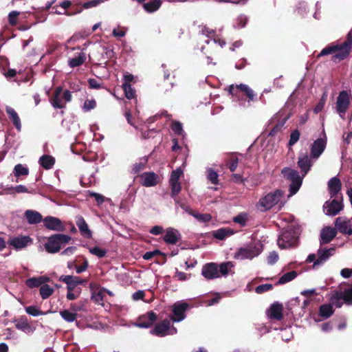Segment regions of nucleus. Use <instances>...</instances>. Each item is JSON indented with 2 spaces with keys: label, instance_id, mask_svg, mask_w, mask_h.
<instances>
[{
  "label": "nucleus",
  "instance_id": "obj_60",
  "mask_svg": "<svg viewBox=\"0 0 352 352\" xmlns=\"http://www.w3.org/2000/svg\"><path fill=\"white\" fill-rule=\"evenodd\" d=\"M160 254H161L160 251L157 250H154V251H151V252H146L143 255V258L145 259V260H150L153 257H154L155 256L160 255Z\"/></svg>",
  "mask_w": 352,
  "mask_h": 352
},
{
  "label": "nucleus",
  "instance_id": "obj_9",
  "mask_svg": "<svg viewBox=\"0 0 352 352\" xmlns=\"http://www.w3.org/2000/svg\"><path fill=\"white\" fill-rule=\"evenodd\" d=\"M351 95L346 91L340 92L336 102V109L340 117L344 118L345 113L349 107Z\"/></svg>",
  "mask_w": 352,
  "mask_h": 352
},
{
  "label": "nucleus",
  "instance_id": "obj_52",
  "mask_svg": "<svg viewBox=\"0 0 352 352\" xmlns=\"http://www.w3.org/2000/svg\"><path fill=\"white\" fill-rule=\"evenodd\" d=\"M248 219V214L241 213L233 219L234 222L240 224L241 226H245Z\"/></svg>",
  "mask_w": 352,
  "mask_h": 352
},
{
  "label": "nucleus",
  "instance_id": "obj_8",
  "mask_svg": "<svg viewBox=\"0 0 352 352\" xmlns=\"http://www.w3.org/2000/svg\"><path fill=\"white\" fill-rule=\"evenodd\" d=\"M330 300L336 307H341L343 301L347 305H352V286L343 292L336 291L331 296Z\"/></svg>",
  "mask_w": 352,
  "mask_h": 352
},
{
  "label": "nucleus",
  "instance_id": "obj_20",
  "mask_svg": "<svg viewBox=\"0 0 352 352\" xmlns=\"http://www.w3.org/2000/svg\"><path fill=\"white\" fill-rule=\"evenodd\" d=\"M46 228L54 231H63L65 226L62 221L57 217L47 216L43 220Z\"/></svg>",
  "mask_w": 352,
  "mask_h": 352
},
{
  "label": "nucleus",
  "instance_id": "obj_25",
  "mask_svg": "<svg viewBox=\"0 0 352 352\" xmlns=\"http://www.w3.org/2000/svg\"><path fill=\"white\" fill-rule=\"evenodd\" d=\"M267 316L271 319L280 320L283 317V305L278 302L272 304L267 311Z\"/></svg>",
  "mask_w": 352,
  "mask_h": 352
},
{
  "label": "nucleus",
  "instance_id": "obj_33",
  "mask_svg": "<svg viewBox=\"0 0 352 352\" xmlns=\"http://www.w3.org/2000/svg\"><path fill=\"white\" fill-rule=\"evenodd\" d=\"M38 163L43 168L49 170L54 166L55 159L52 155H43L39 158Z\"/></svg>",
  "mask_w": 352,
  "mask_h": 352
},
{
  "label": "nucleus",
  "instance_id": "obj_39",
  "mask_svg": "<svg viewBox=\"0 0 352 352\" xmlns=\"http://www.w3.org/2000/svg\"><path fill=\"white\" fill-rule=\"evenodd\" d=\"M320 315L324 318H328L333 314V309L331 305H323L320 307Z\"/></svg>",
  "mask_w": 352,
  "mask_h": 352
},
{
  "label": "nucleus",
  "instance_id": "obj_35",
  "mask_svg": "<svg viewBox=\"0 0 352 352\" xmlns=\"http://www.w3.org/2000/svg\"><path fill=\"white\" fill-rule=\"evenodd\" d=\"M50 280V278L47 276H39V277H33L26 280V285L29 287H36L38 286H42L43 284L47 283Z\"/></svg>",
  "mask_w": 352,
  "mask_h": 352
},
{
  "label": "nucleus",
  "instance_id": "obj_19",
  "mask_svg": "<svg viewBox=\"0 0 352 352\" xmlns=\"http://www.w3.org/2000/svg\"><path fill=\"white\" fill-rule=\"evenodd\" d=\"M335 226L340 232L348 235L352 234L351 223L346 217H338L335 221Z\"/></svg>",
  "mask_w": 352,
  "mask_h": 352
},
{
  "label": "nucleus",
  "instance_id": "obj_45",
  "mask_svg": "<svg viewBox=\"0 0 352 352\" xmlns=\"http://www.w3.org/2000/svg\"><path fill=\"white\" fill-rule=\"evenodd\" d=\"M124 91L125 96L128 99L133 98L135 96V91L132 88L131 85L127 82H125L122 85Z\"/></svg>",
  "mask_w": 352,
  "mask_h": 352
},
{
  "label": "nucleus",
  "instance_id": "obj_53",
  "mask_svg": "<svg viewBox=\"0 0 352 352\" xmlns=\"http://www.w3.org/2000/svg\"><path fill=\"white\" fill-rule=\"evenodd\" d=\"M300 131L297 129L294 130L290 134V138L289 141V146L294 145L300 138Z\"/></svg>",
  "mask_w": 352,
  "mask_h": 352
},
{
  "label": "nucleus",
  "instance_id": "obj_40",
  "mask_svg": "<svg viewBox=\"0 0 352 352\" xmlns=\"http://www.w3.org/2000/svg\"><path fill=\"white\" fill-rule=\"evenodd\" d=\"M54 289L48 285H42L40 287V294L43 299L49 298L53 293Z\"/></svg>",
  "mask_w": 352,
  "mask_h": 352
},
{
  "label": "nucleus",
  "instance_id": "obj_62",
  "mask_svg": "<svg viewBox=\"0 0 352 352\" xmlns=\"http://www.w3.org/2000/svg\"><path fill=\"white\" fill-rule=\"evenodd\" d=\"M236 24L235 25L236 28H243L247 22V18L245 16H240L237 20H236Z\"/></svg>",
  "mask_w": 352,
  "mask_h": 352
},
{
  "label": "nucleus",
  "instance_id": "obj_2",
  "mask_svg": "<svg viewBox=\"0 0 352 352\" xmlns=\"http://www.w3.org/2000/svg\"><path fill=\"white\" fill-rule=\"evenodd\" d=\"M300 228L292 224L283 231L278 239V245L281 249L295 248L298 244Z\"/></svg>",
  "mask_w": 352,
  "mask_h": 352
},
{
  "label": "nucleus",
  "instance_id": "obj_6",
  "mask_svg": "<svg viewBox=\"0 0 352 352\" xmlns=\"http://www.w3.org/2000/svg\"><path fill=\"white\" fill-rule=\"evenodd\" d=\"M71 100V92L68 90L63 91L60 87L56 89L54 96L50 98L52 105L56 109L65 108L66 103Z\"/></svg>",
  "mask_w": 352,
  "mask_h": 352
},
{
  "label": "nucleus",
  "instance_id": "obj_10",
  "mask_svg": "<svg viewBox=\"0 0 352 352\" xmlns=\"http://www.w3.org/2000/svg\"><path fill=\"white\" fill-rule=\"evenodd\" d=\"M150 332L153 335L163 337L166 335L175 334L177 329L173 326H170V322L168 320H164L160 323L156 324Z\"/></svg>",
  "mask_w": 352,
  "mask_h": 352
},
{
  "label": "nucleus",
  "instance_id": "obj_5",
  "mask_svg": "<svg viewBox=\"0 0 352 352\" xmlns=\"http://www.w3.org/2000/svg\"><path fill=\"white\" fill-rule=\"evenodd\" d=\"M281 173L284 178L291 182L289 190L291 195H294L299 190L302 184V177L298 172L290 168H284Z\"/></svg>",
  "mask_w": 352,
  "mask_h": 352
},
{
  "label": "nucleus",
  "instance_id": "obj_30",
  "mask_svg": "<svg viewBox=\"0 0 352 352\" xmlns=\"http://www.w3.org/2000/svg\"><path fill=\"white\" fill-rule=\"evenodd\" d=\"M234 264L231 261L222 263L220 265H219V278L221 276H227L229 274H234L233 268H234Z\"/></svg>",
  "mask_w": 352,
  "mask_h": 352
},
{
  "label": "nucleus",
  "instance_id": "obj_15",
  "mask_svg": "<svg viewBox=\"0 0 352 352\" xmlns=\"http://www.w3.org/2000/svg\"><path fill=\"white\" fill-rule=\"evenodd\" d=\"M327 145V137L324 134L323 138L316 140L311 146V157L317 160L323 153Z\"/></svg>",
  "mask_w": 352,
  "mask_h": 352
},
{
  "label": "nucleus",
  "instance_id": "obj_50",
  "mask_svg": "<svg viewBox=\"0 0 352 352\" xmlns=\"http://www.w3.org/2000/svg\"><path fill=\"white\" fill-rule=\"evenodd\" d=\"M182 174L183 170L181 168H177L176 170H173L169 182H179V177Z\"/></svg>",
  "mask_w": 352,
  "mask_h": 352
},
{
  "label": "nucleus",
  "instance_id": "obj_59",
  "mask_svg": "<svg viewBox=\"0 0 352 352\" xmlns=\"http://www.w3.org/2000/svg\"><path fill=\"white\" fill-rule=\"evenodd\" d=\"M272 289V285L271 284H263L258 285L256 288V292L257 294H262L265 292L269 291Z\"/></svg>",
  "mask_w": 352,
  "mask_h": 352
},
{
  "label": "nucleus",
  "instance_id": "obj_63",
  "mask_svg": "<svg viewBox=\"0 0 352 352\" xmlns=\"http://www.w3.org/2000/svg\"><path fill=\"white\" fill-rule=\"evenodd\" d=\"M89 195L90 197H94L98 204L104 202V199L102 195L94 192H89Z\"/></svg>",
  "mask_w": 352,
  "mask_h": 352
},
{
  "label": "nucleus",
  "instance_id": "obj_29",
  "mask_svg": "<svg viewBox=\"0 0 352 352\" xmlns=\"http://www.w3.org/2000/svg\"><path fill=\"white\" fill-rule=\"evenodd\" d=\"M25 217L30 224H37L43 220L42 215L35 210H26L25 212Z\"/></svg>",
  "mask_w": 352,
  "mask_h": 352
},
{
  "label": "nucleus",
  "instance_id": "obj_16",
  "mask_svg": "<svg viewBox=\"0 0 352 352\" xmlns=\"http://www.w3.org/2000/svg\"><path fill=\"white\" fill-rule=\"evenodd\" d=\"M335 248H323L320 247L317 251V259L313 265L314 267L323 265L335 253Z\"/></svg>",
  "mask_w": 352,
  "mask_h": 352
},
{
  "label": "nucleus",
  "instance_id": "obj_49",
  "mask_svg": "<svg viewBox=\"0 0 352 352\" xmlns=\"http://www.w3.org/2000/svg\"><path fill=\"white\" fill-rule=\"evenodd\" d=\"M20 12L19 11H12L8 14V19L9 24L12 26L15 25L17 23L18 16L20 14Z\"/></svg>",
  "mask_w": 352,
  "mask_h": 352
},
{
  "label": "nucleus",
  "instance_id": "obj_1",
  "mask_svg": "<svg viewBox=\"0 0 352 352\" xmlns=\"http://www.w3.org/2000/svg\"><path fill=\"white\" fill-rule=\"evenodd\" d=\"M352 47V33L349 32L346 40L342 44L329 45L318 54V57L333 54L332 60L335 62L344 59L350 53Z\"/></svg>",
  "mask_w": 352,
  "mask_h": 352
},
{
  "label": "nucleus",
  "instance_id": "obj_11",
  "mask_svg": "<svg viewBox=\"0 0 352 352\" xmlns=\"http://www.w3.org/2000/svg\"><path fill=\"white\" fill-rule=\"evenodd\" d=\"M189 305L184 301H177L172 306L173 316L171 320L173 322H179L186 318L185 312Z\"/></svg>",
  "mask_w": 352,
  "mask_h": 352
},
{
  "label": "nucleus",
  "instance_id": "obj_44",
  "mask_svg": "<svg viewBox=\"0 0 352 352\" xmlns=\"http://www.w3.org/2000/svg\"><path fill=\"white\" fill-rule=\"evenodd\" d=\"M327 99V93H324L322 94V96H321L319 102H318V104L316 105V107H314V109L313 110L314 113L317 114L323 109V108L325 105Z\"/></svg>",
  "mask_w": 352,
  "mask_h": 352
},
{
  "label": "nucleus",
  "instance_id": "obj_42",
  "mask_svg": "<svg viewBox=\"0 0 352 352\" xmlns=\"http://www.w3.org/2000/svg\"><path fill=\"white\" fill-rule=\"evenodd\" d=\"M14 174L16 177L28 175L29 174V170L26 166L19 164H16L14 168Z\"/></svg>",
  "mask_w": 352,
  "mask_h": 352
},
{
  "label": "nucleus",
  "instance_id": "obj_41",
  "mask_svg": "<svg viewBox=\"0 0 352 352\" xmlns=\"http://www.w3.org/2000/svg\"><path fill=\"white\" fill-rule=\"evenodd\" d=\"M297 276V273L295 271H291L283 274L278 280V283L285 284L292 280H294Z\"/></svg>",
  "mask_w": 352,
  "mask_h": 352
},
{
  "label": "nucleus",
  "instance_id": "obj_18",
  "mask_svg": "<svg viewBox=\"0 0 352 352\" xmlns=\"http://www.w3.org/2000/svg\"><path fill=\"white\" fill-rule=\"evenodd\" d=\"M156 320V314L153 311H150L140 316L138 318L135 325L140 328H148L155 322Z\"/></svg>",
  "mask_w": 352,
  "mask_h": 352
},
{
  "label": "nucleus",
  "instance_id": "obj_36",
  "mask_svg": "<svg viewBox=\"0 0 352 352\" xmlns=\"http://www.w3.org/2000/svg\"><path fill=\"white\" fill-rule=\"evenodd\" d=\"M233 232L230 228H220L213 232V236L217 239L223 240L228 236H231Z\"/></svg>",
  "mask_w": 352,
  "mask_h": 352
},
{
  "label": "nucleus",
  "instance_id": "obj_28",
  "mask_svg": "<svg viewBox=\"0 0 352 352\" xmlns=\"http://www.w3.org/2000/svg\"><path fill=\"white\" fill-rule=\"evenodd\" d=\"M328 188L331 197H336L341 190L340 180L334 177L328 182Z\"/></svg>",
  "mask_w": 352,
  "mask_h": 352
},
{
  "label": "nucleus",
  "instance_id": "obj_61",
  "mask_svg": "<svg viewBox=\"0 0 352 352\" xmlns=\"http://www.w3.org/2000/svg\"><path fill=\"white\" fill-rule=\"evenodd\" d=\"M145 296V292L143 290H138L132 294V298L135 301L143 300Z\"/></svg>",
  "mask_w": 352,
  "mask_h": 352
},
{
  "label": "nucleus",
  "instance_id": "obj_27",
  "mask_svg": "<svg viewBox=\"0 0 352 352\" xmlns=\"http://www.w3.org/2000/svg\"><path fill=\"white\" fill-rule=\"evenodd\" d=\"M311 158L307 154L300 155L298 157V165L301 170L304 172L302 177L308 173L311 167Z\"/></svg>",
  "mask_w": 352,
  "mask_h": 352
},
{
  "label": "nucleus",
  "instance_id": "obj_58",
  "mask_svg": "<svg viewBox=\"0 0 352 352\" xmlns=\"http://www.w3.org/2000/svg\"><path fill=\"white\" fill-rule=\"evenodd\" d=\"M278 258L279 257L278 253L275 251H272L270 252L267 256V262L270 265H274L278 261Z\"/></svg>",
  "mask_w": 352,
  "mask_h": 352
},
{
  "label": "nucleus",
  "instance_id": "obj_31",
  "mask_svg": "<svg viewBox=\"0 0 352 352\" xmlns=\"http://www.w3.org/2000/svg\"><path fill=\"white\" fill-rule=\"evenodd\" d=\"M6 113H8L9 118L12 121L13 124L16 128L18 131H21V123L20 118L16 111L10 107H6Z\"/></svg>",
  "mask_w": 352,
  "mask_h": 352
},
{
  "label": "nucleus",
  "instance_id": "obj_43",
  "mask_svg": "<svg viewBox=\"0 0 352 352\" xmlns=\"http://www.w3.org/2000/svg\"><path fill=\"white\" fill-rule=\"evenodd\" d=\"M16 329L23 331H28L30 329L31 327L28 323L26 318H21L16 321L15 324Z\"/></svg>",
  "mask_w": 352,
  "mask_h": 352
},
{
  "label": "nucleus",
  "instance_id": "obj_47",
  "mask_svg": "<svg viewBox=\"0 0 352 352\" xmlns=\"http://www.w3.org/2000/svg\"><path fill=\"white\" fill-rule=\"evenodd\" d=\"M190 214L196 218L201 222H208L211 220L212 217L210 214H199L197 212H190Z\"/></svg>",
  "mask_w": 352,
  "mask_h": 352
},
{
  "label": "nucleus",
  "instance_id": "obj_14",
  "mask_svg": "<svg viewBox=\"0 0 352 352\" xmlns=\"http://www.w3.org/2000/svg\"><path fill=\"white\" fill-rule=\"evenodd\" d=\"M33 241L29 236H16L12 237L8 241L10 246L16 250L23 249L32 244Z\"/></svg>",
  "mask_w": 352,
  "mask_h": 352
},
{
  "label": "nucleus",
  "instance_id": "obj_21",
  "mask_svg": "<svg viewBox=\"0 0 352 352\" xmlns=\"http://www.w3.org/2000/svg\"><path fill=\"white\" fill-rule=\"evenodd\" d=\"M141 184L146 187H151L157 185L160 181V177L153 172H146L140 176Z\"/></svg>",
  "mask_w": 352,
  "mask_h": 352
},
{
  "label": "nucleus",
  "instance_id": "obj_48",
  "mask_svg": "<svg viewBox=\"0 0 352 352\" xmlns=\"http://www.w3.org/2000/svg\"><path fill=\"white\" fill-rule=\"evenodd\" d=\"M25 311L27 314L32 316H38L45 314V313L42 312L36 306H29L25 307Z\"/></svg>",
  "mask_w": 352,
  "mask_h": 352
},
{
  "label": "nucleus",
  "instance_id": "obj_12",
  "mask_svg": "<svg viewBox=\"0 0 352 352\" xmlns=\"http://www.w3.org/2000/svg\"><path fill=\"white\" fill-rule=\"evenodd\" d=\"M344 208L342 199H334L333 200L327 201L324 206V212L326 215L328 216H336Z\"/></svg>",
  "mask_w": 352,
  "mask_h": 352
},
{
  "label": "nucleus",
  "instance_id": "obj_13",
  "mask_svg": "<svg viewBox=\"0 0 352 352\" xmlns=\"http://www.w3.org/2000/svg\"><path fill=\"white\" fill-rule=\"evenodd\" d=\"M228 91L230 94L235 96L238 95L239 91H241L246 95L250 101L255 100L256 95L254 91L247 85H231L228 87Z\"/></svg>",
  "mask_w": 352,
  "mask_h": 352
},
{
  "label": "nucleus",
  "instance_id": "obj_56",
  "mask_svg": "<svg viewBox=\"0 0 352 352\" xmlns=\"http://www.w3.org/2000/svg\"><path fill=\"white\" fill-rule=\"evenodd\" d=\"M91 299L97 302L101 303L103 300V292L102 290H98L96 292H94L91 295Z\"/></svg>",
  "mask_w": 352,
  "mask_h": 352
},
{
  "label": "nucleus",
  "instance_id": "obj_26",
  "mask_svg": "<svg viewBox=\"0 0 352 352\" xmlns=\"http://www.w3.org/2000/svg\"><path fill=\"white\" fill-rule=\"evenodd\" d=\"M199 32L202 35L206 36L208 38H212V40L211 41L215 44H219L221 47L225 45L226 42L224 41L215 38V32L213 30L210 29L205 25H201L200 26Z\"/></svg>",
  "mask_w": 352,
  "mask_h": 352
},
{
  "label": "nucleus",
  "instance_id": "obj_51",
  "mask_svg": "<svg viewBox=\"0 0 352 352\" xmlns=\"http://www.w3.org/2000/svg\"><path fill=\"white\" fill-rule=\"evenodd\" d=\"M96 107V102L94 99H87L85 101L84 104L82 106V109L84 111H89L91 109H94Z\"/></svg>",
  "mask_w": 352,
  "mask_h": 352
},
{
  "label": "nucleus",
  "instance_id": "obj_46",
  "mask_svg": "<svg viewBox=\"0 0 352 352\" xmlns=\"http://www.w3.org/2000/svg\"><path fill=\"white\" fill-rule=\"evenodd\" d=\"M171 188V197L175 198V201L177 202L175 197L181 191L182 187L179 182H169Z\"/></svg>",
  "mask_w": 352,
  "mask_h": 352
},
{
  "label": "nucleus",
  "instance_id": "obj_7",
  "mask_svg": "<svg viewBox=\"0 0 352 352\" xmlns=\"http://www.w3.org/2000/svg\"><path fill=\"white\" fill-rule=\"evenodd\" d=\"M282 197V191L277 190L273 192L268 193L260 199L257 206L258 208H261L262 210H269L278 204Z\"/></svg>",
  "mask_w": 352,
  "mask_h": 352
},
{
  "label": "nucleus",
  "instance_id": "obj_55",
  "mask_svg": "<svg viewBox=\"0 0 352 352\" xmlns=\"http://www.w3.org/2000/svg\"><path fill=\"white\" fill-rule=\"evenodd\" d=\"M90 253L97 256L98 258H102L106 255V250L98 247H94L89 249Z\"/></svg>",
  "mask_w": 352,
  "mask_h": 352
},
{
  "label": "nucleus",
  "instance_id": "obj_64",
  "mask_svg": "<svg viewBox=\"0 0 352 352\" xmlns=\"http://www.w3.org/2000/svg\"><path fill=\"white\" fill-rule=\"evenodd\" d=\"M146 162V160H144V162L135 164L133 166V171L135 173H139L140 170L144 169Z\"/></svg>",
  "mask_w": 352,
  "mask_h": 352
},
{
  "label": "nucleus",
  "instance_id": "obj_23",
  "mask_svg": "<svg viewBox=\"0 0 352 352\" xmlns=\"http://www.w3.org/2000/svg\"><path fill=\"white\" fill-rule=\"evenodd\" d=\"M337 231L335 228L327 226L324 228L320 232V245L329 243L336 236Z\"/></svg>",
  "mask_w": 352,
  "mask_h": 352
},
{
  "label": "nucleus",
  "instance_id": "obj_37",
  "mask_svg": "<svg viewBox=\"0 0 352 352\" xmlns=\"http://www.w3.org/2000/svg\"><path fill=\"white\" fill-rule=\"evenodd\" d=\"M62 318L67 322H72L77 318V314L72 312L68 309H64L59 312Z\"/></svg>",
  "mask_w": 352,
  "mask_h": 352
},
{
  "label": "nucleus",
  "instance_id": "obj_4",
  "mask_svg": "<svg viewBox=\"0 0 352 352\" xmlns=\"http://www.w3.org/2000/svg\"><path fill=\"white\" fill-rule=\"evenodd\" d=\"M71 239L68 235L56 234L48 238L44 246L48 253L54 254L59 252L62 245L68 243Z\"/></svg>",
  "mask_w": 352,
  "mask_h": 352
},
{
  "label": "nucleus",
  "instance_id": "obj_22",
  "mask_svg": "<svg viewBox=\"0 0 352 352\" xmlns=\"http://www.w3.org/2000/svg\"><path fill=\"white\" fill-rule=\"evenodd\" d=\"M59 280L67 284V289H74L78 285H84L87 282L86 280H83L78 276L69 275L61 276Z\"/></svg>",
  "mask_w": 352,
  "mask_h": 352
},
{
  "label": "nucleus",
  "instance_id": "obj_57",
  "mask_svg": "<svg viewBox=\"0 0 352 352\" xmlns=\"http://www.w3.org/2000/svg\"><path fill=\"white\" fill-rule=\"evenodd\" d=\"M172 130L177 135H183L184 131L182 129V125L179 122H173L171 125Z\"/></svg>",
  "mask_w": 352,
  "mask_h": 352
},
{
  "label": "nucleus",
  "instance_id": "obj_38",
  "mask_svg": "<svg viewBox=\"0 0 352 352\" xmlns=\"http://www.w3.org/2000/svg\"><path fill=\"white\" fill-rule=\"evenodd\" d=\"M162 2L160 0H152L144 4V8L148 12L156 11L161 6Z\"/></svg>",
  "mask_w": 352,
  "mask_h": 352
},
{
  "label": "nucleus",
  "instance_id": "obj_54",
  "mask_svg": "<svg viewBox=\"0 0 352 352\" xmlns=\"http://www.w3.org/2000/svg\"><path fill=\"white\" fill-rule=\"evenodd\" d=\"M208 179L213 184H218V174L213 170L212 168H208L207 170Z\"/></svg>",
  "mask_w": 352,
  "mask_h": 352
},
{
  "label": "nucleus",
  "instance_id": "obj_32",
  "mask_svg": "<svg viewBox=\"0 0 352 352\" xmlns=\"http://www.w3.org/2000/svg\"><path fill=\"white\" fill-rule=\"evenodd\" d=\"M76 225L83 236L87 237L91 236V232L89 229L88 225L82 217L78 216L76 217Z\"/></svg>",
  "mask_w": 352,
  "mask_h": 352
},
{
  "label": "nucleus",
  "instance_id": "obj_34",
  "mask_svg": "<svg viewBox=\"0 0 352 352\" xmlns=\"http://www.w3.org/2000/svg\"><path fill=\"white\" fill-rule=\"evenodd\" d=\"M86 60V54L84 52H80L77 56L70 58L68 60V65L70 67L74 68L82 65Z\"/></svg>",
  "mask_w": 352,
  "mask_h": 352
},
{
  "label": "nucleus",
  "instance_id": "obj_3",
  "mask_svg": "<svg viewBox=\"0 0 352 352\" xmlns=\"http://www.w3.org/2000/svg\"><path fill=\"white\" fill-rule=\"evenodd\" d=\"M263 250L260 241H254L245 247L239 248L234 254V258L239 260L252 259L258 256Z\"/></svg>",
  "mask_w": 352,
  "mask_h": 352
},
{
  "label": "nucleus",
  "instance_id": "obj_17",
  "mask_svg": "<svg viewBox=\"0 0 352 352\" xmlns=\"http://www.w3.org/2000/svg\"><path fill=\"white\" fill-rule=\"evenodd\" d=\"M219 265L215 263H210L204 265L201 270L202 276L208 279L211 280L219 278Z\"/></svg>",
  "mask_w": 352,
  "mask_h": 352
},
{
  "label": "nucleus",
  "instance_id": "obj_24",
  "mask_svg": "<svg viewBox=\"0 0 352 352\" xmlns=\"http://www.w3.org/2000/svg\"><path fill=\"white\" fill-rule=\"evenodd\" d=\"M181 239L179 232L173 228H168L166 230L164 240L167 244H176Z\"/></svg>",
  "mask_w": 352,
  "mask_h": 352
}]
</instances>
